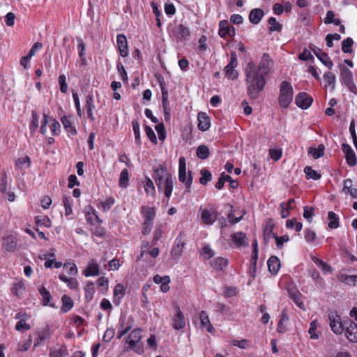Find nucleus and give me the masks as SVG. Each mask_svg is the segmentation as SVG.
<instances>
[{"instance_id": "obj_1", "label": "nucleus", "mask_w": 357, "mask_h": 357, "mask_svg": "<svg viewBox=\"0 0 357 357\" xmlns=\"http://www.w3.org/2000/svg\"><path fill=\"white\" fill-rule=\"evenodd\" d=\"M273 66V61L268 53H264L258 67L249 62L245 68L248 93L252 99H257L259 92L266 85L267 76Z\"/></svg>"}, {"instance_id": "obj_2", "label": "nucleus", "mask_w": 357, "mask_h": 357, "mask_svg": "<svg viewBox=\"0 0 357 357\" xmlns=\"http://www.w3.org/2000/svg\"><path fill=\"white\" fill-rule=\"evenodd\" d=\"M142 338V331L137 328L131 331L126 340L128 347L138 354L144 352V343L140 341Z\"/></svg>"}, {"instance_id": "obj_3", "label": "nucleus", "mask_w": 357, "mask_h": 357, "mask_svg": "<svg viewBox=\"0 0 357 357\" xmlns=\"http://www.w3.org/2000/svg\"><path fill=\"white\" fill-rule=\"evenodd\" d=\"M280 105L287 108L293 99V88L291 84L287 81H282L280 86L279 96Z\"/></svg>"}, {"instance_id": "obj_4", "label": "nucleus", "mask_w": 357, "mask_h": 357, "mask_svg": "<svg viewBox=\"0 0 357 357\" xmlns=\"http://www.w3.org/2000/svg\"><path fill=\"white\" fill-rule=\"evenodd\" d=\"M339 68L342 82L350 92L357 94V87L354 82L352 72L344 65H340Z\"/></svg>"}, {"instance_id": "obj_5", "label": "nucleus", "mask_w": 357, "mask_h": 357, "mask_svg": "<svg viewBox=\"0 0 357 357\" xmlns=\"http://www.w3.org/2000/svg\"><path fill=\"white\" fill-rule=\"evenodd\" d=\"M330 327L332 331L336 335H341L347 325V320L342 321L341 317L337 313L331 312L328 314Z\"/></svg>"}, {"instance_id": "obj_6", "label": "nucleus", "mask_w": 357, "mask_h": 357, "mask_svg": "<svg viewBox=\"0 0 357 357\" xmlns=\"http://www.w3.org/2000/svg\"><path fill=\"white\" fill-rule=\"evenodd\" d=\"M154 174H153V178L155 181V183H159V185L160 184V181L166 178V183L167 185V191L169 192L170 191V187H171V174H169L167 171V167L162 164L160 165L156 169H154Z\"/></svg>"}, {"instance_id": "obj_7", "label": "nucleus", "mask_w": 357, "mask_h": 357, "mask_svg": "<svg viewBox=\"0 0 357 357\" xmlns=\"http://www.w3.org/2000/svg\"><path fill=\"white\" fill-rule=\"evenodd\" d=\"M192 175L190 171H188V176L186 178V165L184 157H181L178 162V180L181 183H185V186L189 189L192 182Z\"/></svg>"}, {"instance_id": "obj_8", "label": "nucleus", "mask_w": 357, "mask_h": 357, "mask_svg": "<svg viewBox=\"0 0 357 357\" xmlns=\"http://www.w3.org/2000/svg\"><path fill=\"white\" fill-rule=\"evenodd\" d=\"M237 56L235 52H231L230 54V61L225 67L224 73L225 76L229 79H235L238 77V73L235 69L237 66Z\"/></svg>"}, {"instance_id": "obj_9", "label": "nucleus", "mask_w": 357, "mask_h": 357, "mask_svg": "<svg viewBox=\"0 0 357 357\" xmlns=\"http://www.w3.org/2000/svg\"><path fill=\"white\" fill-rule=\"evenodd\" d=\"M185 245V241L183 234L180 233L176 237L174 245L171 250V255L172 258L177 260L182 255L183 249Z\"/></svg>"}, {"instance_id": "obj_10", "label": "nucleus", "mask_w": 357, "mask_h": 357, "mask_svg": "<svg viewBox=\"0 0 357 357\" xmlns=\"http://www.w3.org/2000/svg\"><path fill=\"white\" fill-rule=\"evenodd\" d=\"M309 48L314 52L316 56L325 66H326L328 69H331L333 68V63L326 53L322 52L320 48L312 44L309 45Z\"/></svg>"}, {"instance_id": "obj_11", "label": "nucleus", "mask_w": 357, "mask_h": 357, "mask_svg": "<svg viewBox=\"0 0 357 357\" xmlns=\"http://www.w3.org/2000/svg\"><path fill=\"white\" fill-rule=\"evenodd\" d=\"M175 314L172 319V326L176 330H180L185 326V319L184 314L181 312L178 305L174 307Z\"/></svg>"}, {"instance_id": "obj_12", "label": "nucleus", "mask_w": 357, "mask_h": 357, "mask_svg": "<svg viewBox=\"0 0 357 357\" xmlns=\"http://www.w3.org/2000/svg\"><path fill=\"white\" fill-rule=\"evenodd\" d=\"M344 331L345 336L351 342H357V324L351 319H347Z\"/></svg>"}, {"instance_id": "obj_13", "label": "nucleus", "mask_w": 357, "mask_h": 357, "mask_svg": "<svg viewBox=\"0 0 357 357\" xmlns=\"http://www.w3.org/2000/svg\"><path fill=\"white\" fill-rule=\"evenodd\" d=\"M172 33L176 38L180 40H185L190 36L189 28L183 24L175 26L172 30Z\"/></svg>"}, {"instance_id": "obj_14", "label": "nucleus", "mask_w": 357, "mask_h": 357, "mask_svg": "<svg viewBox=\"0 0 357 357\" xmlns=\"http://www.w3.org/2000/svg\"><path fill=\"white\" fill-rule=\"evenodd\" d=\"M313 98L305 92L299 93L295 98L296 105L302 109H307L312 103Z\"/></svg>"}, {"instance_id": "obj_15", "label": "nucleus", "mask_w": 357, "mask_h": 357, "mask_svg": "<svg viewBox=\"0 0 357 357\" xmlns=\"http://www.w3.org/2000/svg\"><path fill=\"white\" fill-rule=\"evenodd\" d=\"M342 150L345 154V158L347 164L354 167L356 165L357 160L355 155V153L350 145L346 143H343L342 144Z\"/></svg>"}, {"instance_id": "obj_16", "label": "nucleus", "mask_w": 357, "mask_h": 357, "mask_svg": "<svg viewBox=\"0 0 357 357\" xmlns=\"http://www.w3.org/2000/svg\"><path fill=\"white\" fill-rule=\"evenodd\" d=\"M116 43L121 56L122 57L127 56L128 55V48L126 36L123 34H119L117 36Z\"/></svg>"}, {"instance_id": "obj_17", "label": "nucleus", "mask_w": 357, "mask_h": 357, "mask_svg": "<svg viewBox=\"0 0 357 357\" xmlns=\"http://www.w3.org/2000/svg\"><path fill=\"white\" fill-rule=\"evenodd\" d=\"M198 128L202 131H206L211 126L209 116L205 112H199L197 116Z\"/></svg>"}, {"instance_id": "obj_18", "label": "nucleus", "mask_w": 357, "mask_h": 357, "mask_svg": "<svg viewBox=\"0 0 357 357\" xmlns=\"http://www.w3.org/2000/svg\"><path fill=\"white\" fill-rule=\"evenodd\" d=\"M17 247L16 238L12 235L3 238L2 248L6 252H14Z\"/></svg>"}, {"instance_id": "obj_19", "label": "nucleus", "mask_w": 357, "mask_h": 357, "mask_svg": "<svg viewBox=\"0 0 357 357\" xmlns=\"http://www.w3.org/2000/svg\"><path fill=\"white\" fill-rule=\"evenodd\" d=\"M231 237L232 242L236 245V247L249 245L246 234L243 232L239 231L233 234Z\"/></svg>"}, {"instance_id": "obj_20", "label": "nucleus", "mask_w": 357, "mask_h": 357, "mask_svg": "<svg viewBox=\"0 0 357 357\" xmlns=\"http://www.w3.org/2000/svg\"><path fill=\"white\" fill-rule=\"evenodd\" d=\"M202 222L206 225H212L215 222L218 218V213L215 211H210L208 209H204L201 215Z\"/></svg>"}, {"instance_id": "obj_21", "label": "nucleus", "mask_w": 357, "mask_h": 357, "mask_svg": "<svg viewBox=\"0 0 357 357\" xmlns=\"http://www.w3.org/2000/svg\"><path fill=\"white\" fill-rule=\"evenodd\" d=\"M141 213L144 218L145 222H153L155 216V211L153 207L149 206H142L141 207Z\"/></svg>"}, {"instance_id": "obj_22", "label": "nucleus", "mask_w": 357, "mask_h": 357, "mask_svg": "<svg viewBox=\"0 0 357 357\" xmlns=\"http://www.w3.org/2000/svg\"><path fill=\"white\" fill-rule=\"evenodd\" d=\"M264 15V13L261 8H254L251 10L249 14V20L253 24H257Z\"/></svg>"}, {"instance_id": "obj_23", "label": "nucleus", "mask_w": 357, "mask_h": 357, "mask_svg": "<svg viewBox=\"0 0 357 357\" xmlns=\"http://www.w3.org/2000/svg\"><path fill=\"white\" fill-rule=\"evenodd\" d=\"M267 265L269 272L271 274L275 275L279 271V268L280 267V261L277 257L271 256L267 261Z\"/></svg>"}, {"instance_id": "obj_24", "label": "nucleus", "mask_w": 357, "mask_h": 357, "mask_svg": "<svg viewBox=\"0 0 357 357\" xmlns=\"http://www.w3.org/2000/svg\"><path fill=\"white\" fill-rule=\"evenodd\" d=\"M160 86L162 92V105L164 110H170L169 102L168 100V91L165 86V84L159 80Z\"/></svg>"}, {"instance_id": "obj_25", "label": "nucleus", "mask_w": 357, "mask_h": 357, "mask_svg": "<svg viewBox=\"0 0 357 357\" xmlns=\"http://www.w3.org/2000/svg\"><path fill=\"white\" fill-rule=\"evenodd\" d=\"M289 317L287 314L286 310H283L278 324L277 331L278 333H284L287 331L285 324L288 322Z\"/></svg>"}, {"instance_id": "obj_26", "label": "nucleus", "mask_w": 357, "mask_h": 357, "mask_svg": "<svg viewBox=\"0 0 357 357\" xmlns=\"http://www.w3.org/2000/svg\"><path fill=\"white\" fill-rule=\"evenodd\" d=\"M228 264V261L224 257H217L211 261V266L217 271L223 270Z\"/></svg>"}, {"instance_id": "obj_27", "label": "nucleus", "mask_w": 357, "mask_h": 357, "mask_svg": "<svg viewBox=\"0 0 357 357\" xmlns=\"http://www.w3.org/2000/svg\"><path fill=\"white\" fill-rule=\"evenodd\" d=\"M61 301H62V306L61 307V312H63V313H66L68 312V311H70L72 307H73V299L64 294L62 298H61Z\"/></svg>"}, {"instance_id": "obj_28", "label": "nucleus", "mask_w": 357, "mask_h": 357, "mask_svg": "<svg viewBox=\"0 0 357 357\" xmlns=\"http://www.w3.org/2000/svg\"><path fill=\"white\" fill-rule=\"evenodd\" d=\"M199 319L202 323V325L206 328L208 332L211 333L214 328L211 325L208 316L205 311H202L199 314Z\"/></svg>"}, {"instance_id": "obj_29", "label": "nucleus", "mask_w": 357, "mask_h": 357, "mask_svg": "<svg viewBox=\"0 0 357 357\" xmlns=\"http://www.w3.org/2000/svg\"><path fill=\"white\" fill-rule=\"evenodd\" d=\"M166 178L162 179V181H160V184L159 185V183H155L158 188V190L159 191H161V190H163L164 191V194L165 195L166 197L167 198H169L170 196H171V194L172 192V190H173V178H172V176H171V187H170V191L169 192H168L167 190V183H166Z\"/></svg>"}, {"instance_id": "obj_30", "label": "nucleus", "mask_w": 357, "mask_h": 357, "mask_svg": "<svg viewBox=\"0 0 357 357\" xmlns=\"http://www.w3.org/2000/svg\"><path fill=\"white\" fill-rule=\"evenodd\" d=\"M40 294L43 297V303L45 305H49L51 307H54V304L50 303V301L52 299V296L49 291L46 289V288L42 286L38 289Z\"/></svg>"}, {"instance_id": "obj_31", "label": "nucleus", "mask_w": 357, "mask_h": 357, "mask_svg": "<svg viewBox=\"0 0 357 357\" xmlns=\"http://www.w3.org/2000/svg\"><path fill=\"white\" fill-rule=\"evenodd\" d=\"M325 147L323 144H319L317 148L310 147L308 153L312 155L314 159H318L324 155Z\"/></svg>"}, {"instance_id": "obj_32", "label": "nucleus", "mask_w": 357, "mask_h": 357, "mask_svg": "<svg viewBox=\"0 0 357 357\" xmlns=\"http://www.w3.org/2000/svg\"><path fill=\"white\" fill-rule=\"evenodd\" d=\"M196 155L199 159L205 160L210 155L209 149L207 146L202 144L197 147Z\"/></svg>"}, {"instance_id": "obj_33", "label": "nucleus", "mask_w": 357, "mask_h": 357, "mask_svg": "<svg viewBox=\"0 0 357 357\" xmlns=\"http://www.w3.org/2000/svg\"><path fill=\"white\" fill-rule=\"evenodd\" d=\"M129 184V173L127 169H124L120 174L119 185L121 188H126Z\"/></svg>"}, {"instance_id": "obj_34", "label": "nucleus", "mask_w": 357, "mask_h": 357, "mask_svg": "<svg viewBox=\"0 0 357 357\" xmlns=\"http://www.w3.org/2000/svg\"><path fill=\"white\" fill-rule=\"evenodd\" d=\"M304 172L307 179L319 180L321 177V174L314 170L310 166L305 167L304 168Z\"/></svg>"}, {"instance_id": "obj_35", "label": "nucleus", "mask_w": 357, "mask_h": 357, "mask_svg": "<svg viewBox=\"0 0 357 357\" xmlns=\"http://www.w3.org/2000/svg\"><path fill=\"white\" fill-rule=\"evenodd\" d=\"M289 294L291 298L294 300L296 304L301 308L304 309V303L301 301V294L296 289H290Z\"/></svg>"}, {"instance_id": "obj_36", "label": "nucleus", "mask_w": 357, "mask_h": 357, "mask_svg": "<svg viewBox=\"0 0 357 357\" xmlns=\"http://www.w3.org/2000/svg\"><path fill=\"white\" fill-rule=\"evenodd\" d=\"M86 277L99 275V267L97 264H90L84 271Z\"/></svg>"}, {"instance_id": "obj_37", "label": "nucleus", "mask_w": 357, "mask_h": 357, "mask_svg": "<svg viewBox=\"0 0 357 357\" xmlns=\"http://www.w3.org/2000/svg\"><path fill=\"white\" fill-rule=\"evenodd\" d=\"M328 218L330 220L328 225V227L331 229H336L339 227V218L333 211H329L328 213Z\"/></svg>"}, {"instance_id": "obj_38", "label": "nucleus", "mask_w": 357, "mask_h": 357, "mask_svg": "<svg viewBox=\"0 0 357 357\" xmlns=\"http://www.w3.org/2000/svg\"><path fill=\"white\" fill-rule=\"evenodd\" d=\"M51 336L50 328L47 326L45 328H43L38 334V337L37 342L35 343V346H37L40 344V342L44 341L47 339H49Z\"/></svg>"}, {"instance_id": "obj_39", "label": "nucleus", "mask_w": 357, "mask_h": 357, "mask_svg": "<svg viewBox=\"0 0 357 357\" xmlns=\"http://www.w3.org/2000/svg\"><path fill=\"white\" fill-rule=\"evenodd\" d=\"M62 124L63 126V128L69 132H70L73 135H75L77 134L76 128L72 126V123L69 119L64 116L61 117V119Z\"/></svg>"}, {"instance_id": "obj_40", "label": "nucleus", "mask_w": 357, "mask_h": 357, "mask_svg": "<svg viewBox=\"0 0 357 357\" xmlns=\"http://www.w3.org/2000/svg\"><path fill=\"white\" fill-rule=\"evenodd\" d=\"M85 298L87 302H90L95 293L94 284L91 282H89L85 287Z\"/></svg>"}, {"instance_id": "obj_41", "label": "nucleus", "mask_w": 357, "mask_h": 357, "mask_svg": "<svg viewBox=\"0 0 357 357\" xmlns=\"http://www.w3.org/2000/svg\"><path fill=\"white\" fill-rule=\"evenodd\" d=\"M354 40L351 38H347L342 41V50L344 53H351L353 52L352 45Z\"/></svg>"}, {"instance_id": "obj_42", "label": "nucleus", "mask_w": 357, "mask_h": 357, "mask_svg": "<svg viewBox=\"0 0 357 357\" xmlns=\"http://www.w3.org/2000/svg\"><path fill=\"white\" fill-rule=\"evenodd\" d=\"M273 225L269 224L264 229V241L265 243H267L272 238L273 235H277L273 232Z\"/></svg>"}, {"instance_id": "obj_43", "label": "nucleus", "mask_w": 357, "mask_h": 357, "mask_svg": "<svg viewBox=\"0 0 357 357\" xmlns=\"http://www.w3.org/2000/svg\"><path fill=\"white\" fill-rule=\"evenodd\" d=\"M201 177L199 178V183L202 185H206L207 183L212 179L211 173L206 169H202L200 171Z\"/></svg>"}, {"instance_id": "obj_44", "label": "nucleus", "mask_w": 357, "mask_h": 357, "mask_svg": "<svg viewBox=\"0 0 357 357\" xmlns=\"http://www.w3.org/2000/svg\"><path fill=\"white\" fill-rule=\"evenodd\" d=\"M132 126L135 135V142L139 146L142 144L140 139L139 123L137 120H134L132 122Z\"/></svg>"}, {"instance_id": "obj_45", "label": "nucleus", "mask_w": 357, "mask_h": 357, "mask_svg": "<svg viewBox=\"0 0 357 357\" xmlns=\"http://www.w3.org/2000/svg\"><path fill=\"white\" fill-rule=\"evenodd\" d=\"M270 24L269 30L270 31H278L280 32L282 29V25L279 23L276 19L273 17H271L268 19V21Z\"/></svg>"}, {"instance_id": "obj_46", "label": "nucleus", "mask_w": 357, "mask_h": 357, "mask_svg": "<svg viewBox=\"0 0 357 357\" xmlns=\"http://www.w3.org/2000/svg\"><path fill=\"white\" fill-rule=\"evenodd\" d=\"M324 78L327 82L328 85H329L331 87V89L333 90L335 86V75L333 73L327 71L324 73Z\"/></svg>"}, {"instance_id": "obj_47", "label": "nucleus", "mask_w": 357, "mask_h": 357, "mask_svg": "<svg viewBox=\"0 0 357 357\" xmlns=\"http://www.w3.org/2000/svg\"><path fill=\"white\" fill-rule=\"evenodd\" d=\"M229 26L227 20H222L220 22L219 35L221 38H225L227 36Z\"/></svg>"}, {"instance_id": "obj_48", "label": "nucleus", "mask_w": 357, "mask_h": 357, "mask_svg": "<svg viewBox=\"0 0 357 357\" xmlns=\"http://www.w3.org/2000/svg\"><path fill=\"white\" fill-rule=\"evenodd\" d=\"M314 208L305 206L303 208V217L307 220L308 222H312V218L314 216Z\"/></svg>"}, {"instance_id": "obj_49", "label": "nucleus", "mask_w": 357, "mask_h": 357, "mask_svg": "<svg viewBox=\"0 0 357 357\" xmlns=\"http://www.w3.org/2000/svg\"><path fill=\"white\" fill-rule=\"evenodd\" d=\"M36 223L37 225H43L46 227H50L52 226L51 220L47 216L36 217Z\"/></svg>"}, {"instance_id": "obj_50", "label": "nucleus", "mask_w": 357, "mask_h": 357, "mask_svg": "<svg viewBox=\"0 0 357 357\" xmlns=\"http://www.w3.org/2000/svg\"><path fill=\"white\" fill-rule=\"evenodd\" d=\"M144 190L147 195L151 194L154 195L155 193V187L153 185V181L151 178L146 177V184L144 186Z\"/></svg>"}, {"instance_id": "obj_51", "label": "nucleus", "mask_w": 357, "mask_h": 357, "mask_svg": "<svg viewBox=\"0 0 357 357\" xmlns=\"http://www.w3.org/2000/svg\"><path fill=\"white\" fill-rule=\"evenodd\" d=\"M155 128L158 134L159 139L163 141L166 137V130L164 124L160 123L155 126Z\"/></svg>"}, {"instance_id": "obj_52", "label": "nucleus", "mask_w": 357, "mask_h": 357, "mask_svg": "<svg viewBox=\"0 0 357 357\" xmlns=\"http://www.w3.org/2000/svg\"><path fill=\"white\" fill-rule=\"evenodd\" d=\"M25 291L24 284L22 282H18L14 284L13 292L17 296H22Z\"/></svg>"}, {"instance_id": "obj_53", "label": "nucleus", "mask_w": 357, "mask_h": 357, "mask_svg": "<svg viewBox=\"0 0 357 357\" xmlns=\"http://www.w3.org/2000/svg\"><path fill=\"white\" fill-rule=\"evenodd\" d=\"M63 268L69 275H75L77 273V269L75 264L70 262L65 263L63 265Z\"/></svg>"}, {"instance_id": "obj_54", "label": "nucleus", "mask_w": 357, "mask_h": 357, "mask_svg": "<svg viewBox=\"0 0 357 357\" xmlns=\"http://www.w3.org/2000/svg\"><path fill=\"white\" fill-rule=\"evenodd\" d=\"M32 121L30 125V130L31 132H36L38 127V117L36 111L33 110L31 112Z\"/></svg>"}, {"instance_id": "obj_55", "label": "nucleus", "mask_w": 357, "mask_h": 357, "mask_svg": "<svg viewBox=\"0 0 357 357\" xmlns=\"http://www.w3.org/2000/svg\"><path fill=\"white\" fill-rule=\"evenodd\" d=\"M273 238L275 239L277 248L281 249L283 247V243L289 241L288 235H284L278 236V235H273Z\"/></svg>"}, {"instance_id": "obj_56", "label": "nucleus", "mask_w": 357, "mask_h": 357, "mask_svg": "<svg viewBox=\"0 0 357 357\" xmlns=\"http://www.w3.org/2000/svg\"><path fill=\"white\" fill-rule=\"evenodd\" d=\"M115 200L113 197H107L105 201L101 202L100 204L105 211H109L114 204Z\"/></svg>"}, {"instance_id": "obj_57", "label": "nucleus", "mask_w": 357, "mask_h": 357, "mask_svg": "<svg viewBox=\"0 0 357 357\" xmlns=\"http://www.w3.org/2000/svg\"><path fill=\"white\" fill-rule=\"evenodd\" d=\"M144 129L145 132L151 142L153 144H157V137L153 130L149 126H145Z\"/></svg>"}, {"instance_id": "obj_58", "label": "nucleus", "mask_w": 357, "mask_h": 357, "mask_svg": "<svg viewBox=\"0 0 357 357\" xmlns=\"http://www.w3.org/2000/svg\"><path fill=\"white\" fill-rule=\"evenodd\" d=\"M30 163H31V160H30L29 157H28V156L18 158L15 162L16 166L20 168H22L25 165H26V167H29L30 165Z\"/></svg>"}, {"instance_id": "obj_59", "label": "nucleus", "mask_w": 357, "mask_h": 357, "mask_svg": "<svg viewBox=\"0 0 357 357\" xmlns=\"http://www.w3.org/2000/svg\"><path fill=\"white\" fill-rule=\"evenodd\" d=\"M252 257L253 259L254 264L257 261L258 259V243L257 239H254L252 244Z\"/></svg>"}, {"instance_id": "obj_60", "label": "nucleus", "mask_w": 357, "mask_h": 357, "mask_svg": "<svg viewBox=\"0 0 357 357\" xmlns=\"http://www.w3.org/2000/svg\"><path fill=\"white\" fill-rule=\"evenodd\" d=\"M70 197H68L66 196H64L63 198V203L66 210V215H69L73 213V209L70 203Z\"/></svg>"}, {"instance_id": "obj_61", "label": "nucleus", "mask_w": 357, "mask_h": 357, "mask_svg": "<svg viewBox=\"0 0 357 357\" xmlns=\"http://www.w3.org/2000/svg\"><path fill=\"white\" fill-rule=\"evenodd\" d=\"M31 328L29 324H26V321L23 319L20 320L17 322L15 326V329L17 331H28Z\"/></svg>"}, {"instance_id": "obj_62", "label": "nucleus", "mask_w": 357, "mask_h": 357, "mask_svg": "<svg viewBox=\"0 0 357 357\" xmlns=\"http://www.w3.org/2000/svg\"><path fill=\"white\" fill-rule=\"evenodd\" d=\"M59 83L60 84V90L62 93H65L68 91V84L66 82V76L61 75L59 77Z\"/></svg>"}, {"instance_id": "obj_63", "label": "nucleus", "mask_w": 357, "mask_h": 357, "mask_svg": "<svg viewBox=\"0 0 357 357\" xmlns=\"http://www.w3.org/2000/svg\"><path fill=\"white\" fill-rule=\"evenodd\" d=\"M114 296H119V298H121L125 295V290L123 284H117L114 289Z\"/></svg>"}, {"instance_id": "obj_64", "label": "nucleus", "mask_w": 357, "mask_h": 357, "mask_svg": "<svg viewBox=\"0 0 357 357\" xmlns=\"http://www.w3.org/2000/svg\"><path fill=\"white\" fill-rule=\"evenodd\" d=\"M15 15L13 13H8L5 16V22L8 26H13L15 24Z\"/></svg>"}]
</instances>
